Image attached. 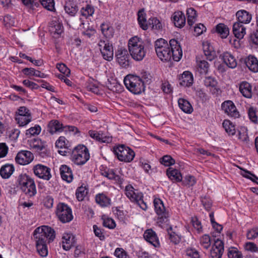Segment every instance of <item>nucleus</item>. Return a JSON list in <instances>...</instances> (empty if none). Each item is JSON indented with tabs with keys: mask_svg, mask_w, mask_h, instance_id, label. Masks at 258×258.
I'll list each match as a JSON object with an SVG mask.
<instances>
[{
	"mask_svg": "<svg viewBox=\"0 0 258 258\" xmlns=\"http://www.w3.org/2000/svg\"><path fill=\"white\" fill-rule=\"evenodd\" d=\"M65 12L71 16H74L79 10L77 5L73 1H68L64 6Z\"/></svg>",
	"mask_w": 258,
	"mask_h": 258,
	"instance_id": "35",
	"label": "nucleus"
},
{
	"mask_svg": "<svg viewBox=\"0 0 258 258\" xmlns=\"http://www.w3.org/2000/svg\"><path fill=\"white\" fill-rule=\"evenodd\" d=\"M101 30L102 34L106 38H111L113 36L114 29L109 24L107 23H103L101 25Z\"/></svg>",
	"mask_w": 258,
	"mask_h": 258,
	"instance_id": "39",
	"label": "nucleus"
},
{
	"mask_svg": "<svg viewBox=\"0 0 258 258\" xmlns=\"http://www.w3.org/2000/svg\"><path fill=\"white\" fill-rule=\"evenodd\" d=\"M56 214L63 223L70 222L73 219L71 208L64 203H60L57 205Z\"/></svg>",
	"mask_w": 258,
	"mask_h": 258,
	"instance_id": "10",
	"label": "nucleus"
},
{
	"mask_svg": "<svg viewBox=\"0 0 258 258\" xmlns=\"http://www.w3.org/2000/svg\"><path fill=\"white\" fill-rule=\"evenodd\" d=\"M41 4L45 9L49 11L52 12L55 10L54 0L45 1Z\"/></svg>",
	"mask_w": 258,
	"mask_h": 258,
	"instance_id": "56",
	"label": "nucleus"
},
{
	"mask_svg": "<svg viewBox=\"0 0 258 258\" xmlns=\"http://www.w3.org/2000/svg\"><path fill=\"white\" fill-rule=\"evenodd\" d=\"M100 50L103 58L108 61H111L113 57V47L112 43L108 40H101L98 43Z\"/></svg>",
	"mask_w": 258,
	"mask_h": 258,
	"instance_id": "13",
	"label": "nucleus"
},
{
	"mask_svg": "<svg viewBox=\"0 0 258 258\" xmlns=\"http://www.w3.org/2000/svg\"><path fill=\"white\" fill-rule=\"evenodd\" d=\"M145 239L153 245L154 247H159L160 245L159 241L156 232L152 229L146 230L144 233Z\"/></svg>",
	"mask_w": 258,
	"mask_h": 258,
	"instance_id": "19",
	"label": "nucleus"
},
{
	"mask_svg": "<svg viewBox=\"0 0 258 258\" xmlns=\"http://www.w3.org/2000/svg\"><path fill=\"white\" fill-rule=\"evenodd\" d=\"M101 175L108 178L109 179L113 180L118 184H121L122 183L123 179L121 177L115 174L113 169H107L102 171Z\"/></svg>",
	"mask_w": 258,
	"mask_h": 258,
	"instance_id": "32",
	"label": "nucleus"
},
{
	"mask_svg": "<svg viewBox=\"0 0 258 258\" xmlns=\"http://www.w3.org/2000/svg\"><path fill=\"white\" fill-rule=\"evenodd\" d=\"M88 192V188L84 185V183L79 186L76 191V197L78 201L81 202L84 200Z\"/></svg>",
	"mask_w": 258,
	"mask_h": 258,
	"instance_id": "37",
	"label": "nucleus"
},
{
	"mask_svg": "<svg viewBox=\"0 0 258 258\" xmlns=\"http://www.w3.org/2000/svg\"><path fill=\"white\" fill-rule=\"evenodd\" d=\"M155 211L158 215L157 223L159 225L167 224L169 221V214L166 211L162 201L159 198H155L153 201Z\"/></svg>",
	"mask_w": 258,
	"mask_h": 258,
	"instance_id": "7",
	"label": "nucleus"
},
{
	"mask_svg": "<svg viewBox=\"0 0 258 258\" xmlns=\"http://www.w3.org/2000/svg\"><path fill=\"white\" fill-rule=\"evenodd\" d=\"M193 81L192 75L188 71L184 72L181 76L179 78L180 85L183 87L190 86L192 84Z\"/></svg>",
	"mask_w": 258,
	"mask_h": 258,
	"instance_id": "26",
	"label": "nucleus"
},
{
	"mask_svg": "<svg viewBox=\"0 0 258 258\" xmlns=\"http://www.w3.org/2000/svg\"><path fill=\"white\" fill-rule=\"evenodd\" d=\"M14 171V167L12 165L6 164L3 166L0 169V175L3 178H8Z\"/></svg>",
	"mask_w": 258,
	"mask_h": 258,
	"instance_id": "40",
	"label": "nucleus"
},
{
	"mask_svg": "<svg viewBox=\"0 0 258 258\" xmlns=\"http://www.w3.org/2000/svg\"><path fill=\"white\" fill-rule=\"evenodd\" d=\"M29 145L31 149L37 152L43 158L48 156L49 152L45 142L39 138H33L28 140Z\"/></svg>",
	"mask_w": 258,
	"mask_h": 258,
	"instance_id": "11",
	"label": "nucleus"
},
{
	"mask_svg": "<svg viewBox=\"0 0 258 258\" xmlns=\"http://www.w3.org/2000/svg\"><path fill=\"white\" fill-rule=\"evenodd\" d=\"M186 15L187 17V24L189 26H192L197 19L196 11L192 8H188L186 11Z\"/></svg>",
	"mask_w": 258,
	"mask_h": 258,
	"instance_id": "43",
	"label": "nucleus"
},
{
	"mask_svg": "<svg viewBox=\"0 0 258 258\" xmlns=\"http://www.w3.org/2000/svg\"><path fill=\"white\" fill-rule=\"evenodd\" d=\"M166 175L173 182H178L182 181V175L180 172L177 169L172 167H169L166 170Z\"/></svg>",
	"mask_w": 258,
	"mask_h": 258,
	"instance_id": "28",
	"label": "nucleus"
},
{
	"mask_svg": "<svg viewBox=\"0 0 258 258\" xmlns=\"http://www.w3.org/2000/svg\"><path fill=\"white\" fill-rule=\"evenodd\" d=\"M204 83L207 87L215 88L217 85L216 80L211 77H206L204 81Z\"/></svg>",
	"mask_w": 258,
	"mask_h": 258,
	"instance_id": "53",
	"label": "nucleus"
},
{
	"mask_svg": "<svg viewBox=\"0 0 258 258\" xmlns=\"http://www.w3.org/2000/svg\"><path fill=\"white\" fill-rule=\"evenodd\" d=\"M148 22L152 29L157 31H160L162 29L163 27L161 22L156 18L149 19Z\"/></svg>",
	"mask_w": 258,
	"mask_h": 258,
	"instance_id": "46",
	"label": "nucleus"
},
{
	"mask_svg": "<svg viewBox=\"0 0 258 258\" xmlns=\"http://www.w3.org/2000/svg\"><path fill=\"white\" fill-rule=\"evenodd\" d=\"M56 68L62 74L69 77L70 75V70L64 63L57 64Z\"/></svg>",
	"mask_w": 258,
	"mask_h": 258,
	"instance_id": "62",
	"label": "nucleus"
},
{
	"mask_svg": "<svg viewBox=\"0 0 258 258\" xmlns=\"http://www.w3.org/2000/svg\"><path fill=\"white\" fill-rule=\"evenodd\" d=\"M178 103L179 108L185 113H190L192 111V107L187 100L180 98L178 99Z\"/></svg>",
	"mask_w": 258,
	"mask_h": 258,
	"instance_id": "42",
	"label": "nucleus"
},
{
	"mask_svg": "<svg viewBox=\"0 0 258 258\" xmlns=\"http://www.w3.org/2000/svg\"><path fill=\"white\" fill-rule=\"evenodd\" d=\"M33 235L37 251L41 256H46L48 254L47 245L54 240L55 231L48 226L43 225L37 228Z\"/></svg>",
	"mask_w": 258,
	"mask_h": 258,
	"instance_id": "2",
	"label": "nucleus"
},
{
	"mask_svg": "<svg viewBox=\"0 0 258 258\" xmlns=\"http://www.w3.org/2000/svg\"><path fill=\"white\" fill-rule=\"evenodd\" d=\"M17 182L22 191L28 197H32L36 194V185L33 178L26 173L19 175Z\"/></svg>",
	"mask_w": 258,
	"mask_h": 258,
	"instance_id": "4",
	"label": "nucleus"
},
{
	"mask_svg": "<svg viewBox=\"0 0 258 258\" xmlns=\"http://www.w3.org/2000/svg\"><path fill=\"white\" fill-rule=\"evenodd\" d=\"M125 195L133 202L136 203L142 209H147L146 203L143 200V195L132 186L127 185L125 187Z\"/></svg>",
	"mask_w": 258,
	"mask_h": 258,
	"instance_id": "9",
	"label": "nucleus"
},
{
	"mask_svg": "<svg viewBox=\"0 0 258 258\" xmlns=\"http://www.w3.org/2000/svg\"><path fill=\"white\" fill-rule=\"evenodd\" d=\"M221 108L225 114L230 117L237 118L240 116L235 104L231 100L223 102L221 104Z\"/></svg>",
	"mask_w": 258,
	"mask_h": 258,
	"instance_id": "16",
	"label": "nucleus"
},
{
	"mask_svg": "<svg viewBox=\"0 0 258 258\" xmlns=\"http://www.w3.org/2000/svg\"><path fill=\"white\" fill-rule=\"evenodd\" d=\"M113 152L119 161L124 162H131L135 156L134 151L124 145L114 147Z\"/></svg>",
	"mask_w": 258,
	"mask_h": 258,
	"instance_id": "8",
	"label": "nucleus"
},
{
	"mask_svg": "<svg viewBox=\"0 0 258 258\" xmlns=\"http://www.w3.org/2000/svg\"><path fill=\"white\" fill-rule=\"evenodd\" d=\"M224 63L229 68L234 69L237 65L235 57L228 52H224L221 55Z\"/></svg>",
	"mask_w": 258,
	"mask_h": 258,
	"instance_id": "25",
	"label": "nucleus"
},
{
	"mask_svg": "<svg viewBox=\"0 0 258 258\" xmlns=\"http://www.w3.org/2000/svg\"><path fill=\"white\" fill-rule=\"evenodd\" d=\"M89 158V150L87 147L83 145H78L72 151L71 159L76 165H84Z\"/></svg>",
	"mask_w": 258,
	"mask_h": 258,
	"instance_id": "6",
	"label": "nucleus"
},
{
	"mask_svg": "<svg viewBox=\"0 0 258 258\" xmlns=\"http://www.w3.org/2000/svg\"><path fill=\"white\" fill-rule=\"evenodd\" d=\"M115 56L117 62L121 67L124 68L129 67L130 56L127 49L122 48L118 49Z\"/></svg>",
	"mask_w": 258,
	"mask_h": 258,
	"instance_id": "15",
	"label": "nucleus"
},
{
	"mask_svg": "<svg viewBox=\"0 0 258 258\" xmlns=\"http://www.w3.org/2000/svg\"><path fill=\"white\" fill-rule=\"evenodd\" d=\"M94 12V7L90 5H87L85 7L82 8L81 10L82 15L86 17L92 16Z\"/></svg>",
	"mask_w": 258,
	"mask_h": 258,
	"instance_id": "49",
	"label": "nucleus"
},
{
	"mask_svg": "<svg viewBox=\"0 0 258 258\" xmlns=\"http://www.w3.org/2000/svg\"><path fill=\"white\" fill-rule=\"evenodd\" d=\"M201 245L206 249H208L211 245V239L208 235H204L200 239Z\"/></svg>",
	"mask_w": 258,
	"mask_h": 258,
	"instance_id": "57",
	"label": "nucleus"
},
{
	"mask_svg": "<svg viewBox=\"0 0 258 258\" xmlns=\"http://www.w3.org/2000/svg\"><path fill=\"white\" fill-rule=\"evenodd\" d=\"M33 173L37 177L49 180L52 177L50 168L41 164H38L33 167Z\"/></svg>",
	"mask_w": 258,
	"mask_h": 258,
	"instance_id": "14",
	"label": "nucleus"
},
{
	"mask_svg": "<svg viewBox=\"0 0 258 258\" xmlns=\"http://www.w3.org/2000/svg\"><path fill=\"white\" fill-rule=\"evenodd\" d=\"M258 236V227H254L247 230L246 237L249 240H253Z\"/></svg>",
	"mask_w": 258,
	"mask_h": 258,
	"instance_id": "51",
	"label": "nucleus"
},
{
	"mask_svg": "<svg viewBox=\"0 0 258 258\" xmlns=\"http://www.w3.org/2000/svg\"><path fill=\"white\" fill-rule=\"evenodd\" d=\"M62 239V247L66 250H70L76 243L75 237L71 233H64Z\"/></svg>",
	"mask_w": 258,
	"mask_h": 258,
	"instance_id": "22",
	"label": "nucleus"
},
{
	"mask_svg": "<svg viewBox=\"0 0 258 258\" xmlns=\"http://www.w3.org/2000/svg\"><path fill=\"white\" fill-rule=\"evenodd\" d=\"M203 49L206 58L209 61L213 60L217 57L216 51L208 41L203 42Z\"/></svg>",
	"mask_w": 258,
	"mask_h": 258,
	"instance_id": "21",
	"label": "nucleus"
},
{
	"mask_svg": "<svg viewBox=\"0 0 258 258\" xmlns=\"http://www.w3.org/2000/svg\"><path fill=\"white\" fill-rule=\"evenodd\" d=\"M4 23L6 27L13 26L15 25V18L11 15H7L4 18Z\"/></svg>",
	"mask_w": 258,
	"mask_h": 258,
	"instance_id": "58",
	"label": "nucleus"
},
{
	"mask_svg": "<svg viewBox=\"0 0 258 258\" xmlns=\"http://www.w3.org/2000/svg\"><path fill=\"white\" fill-rule=\"evenodd\" d=\"M240 174L243 177L248 178L254 182H256V180L258 179V177L255 175L245 169H241Z\"/></svg>",
	"mask_w": 258,
	"mask_h": 258,
	"instance_id": "52",
	"label": "nucleus"
},
{
	"mask_svg": "<svg viewBox=\"0 0 258 258\" xmlns=\"http://www.w3.org/2000/svg\"><path fill=\"white\" fill-rule=\"evenodd\" d=\"M171 19L175 26L177 27L182 28L185 24L186 19L185 15L181 11L175 12Z\"/></svg>",
	"mask_w": 258,
	"mask_h": 258,
	"instance_id": "23",
	"label": "nucleus"
},
{
	"mask_svg": "<svg viewBox=\"0 0 258 258\" xmlns=\"http://www.w3.org/2000/svg\"><path fill=\"white\" fill-rule=\"evenodd\" d=\"M194 227L198 231V232H201L202 229L201 222L197 219V217H192L191 220Z\"/></svg>",
	"mask_w": 258,
	"mask_h": 258,
	"instance_id": "63",
	"label": "nucleus"
},
{
	"mask_svg": "<svg viewBox=\"0 0 258 258\" xmlns=\"http://www.w3.org/2000/svg\"><path fill=\"white\" fill-rule=\"evenodd\" d=\"M160 162L165 166H170L174 164L175 161L170 155H165L160 158Z\"/></svg>",
	"mask_w": 258,
	"mask_h": 258,
	"instance_id": "48",
	"label": "nucleus"
},
{
	"mask_svg": "<svg viewBox=\"0 0 258 258\" xmlns=\"http://www.w3.org/2000/svg\"><path fill=\"white\" fill-rule=\"evenodd\" d=\"M168 234L169 235V239L173 244H177L180 242L181 240L180 236L172 231V227H170L168 229Z\"/></svg>",
	"mask_w": 258,
	"mask_h": 258,
	"instance_id": "47",
	"label": "nucleus"
},
{
	"mask_svg": "<svg viewBox=\"0 0 258 258\" xmlns=\"http://www.w3.org/2000/svg\"><path fill=\"white\" fill-rule=\"evenodd\" d=\"M88 134L89 136L94 140L100 143H109L111 141L109 137L103 136V134H101L96 131L90 130Z\"/></svg>",
	"mask_w": 258,
	"mask_h": 258,
	"instance_id": "33",
	"label": "nucleus"
},
{
	"mask_svg": "<svg viewBox=\"0 0 258 258\" xmlns=\"http://www.w3.org/2000/svg\"><path fill=\"white\" fill-rule=\"evenodd\" d=\"M239 91L242 95L246 98H251L252 96V86L247 81H242L239 84Z\"/></svg>",
	"mask_w": 258,
	"mask_h": 258,
	"instance_id": "20",
	"label": "nucleus"
},
{
	"mask_svg": "<svg viewBox=\"0 0 258 258\" xmlns=\"http://www.w3.org/2000/svg\"><path fill=\"white\" fill-rule=\"evenodd\" d=\"M236 16L238 19L237 23L241 24H248L249 23L252 18L251 15L245 10H239L237 12Z\"/></svg>",
	"mask_w": 258,
	"mask_h": 258,
	"instance_id": "30",
	"label": "nucleus"
},
{
	"mask_svg": "<svg viewBox=\"0 0 258 258\" xmlns=\"http://www.w3.org/2000/svg\"><path fill=\"white\" fill-rule=\"evenodd\" d=\"M55 146L57 148H64L71 150V145L69 141L63 136L60 137L55 142Z\"/></svg>",
	"mask_w": 258,
	"mask_h": 258,
	"instance_id": "44",
	"label": "nucleus"
},
{
	"mask_svg": "<svg viewBox=\"0 0 258 258\" xmlns=\"http://www.w3.org/2000/svg\"><path fill=\"white\" fill-rule=\"evenodd\" d=\"M215 31L220 35L222 38H226L229 33L228 27L223 23H219L216 25Z\"/></svg>",
	"mask_w": 258,
	"mask_h": 258,
	"instance_id": "41",
	"label": "nucleus"
},
{
	"mask_svg": "<svg viewBox=\"0 0 258 258\" xmlns=\"http://www.w3.org/2000/svg\"><path fill=\"white\" fill-rule=\"evenodd\" d=\"M222 125L225 131L229 135H234L235 134V126L230 120H224Z\"/></svg>",
	"mask_w": 258,
	"mask_h": 258,
	"instance_id": "45",
	"label": "nucleus"
},
{
	"mask_svg": "<svg viewBox=\"0 0 258 258\" xmlns=\"http://www.w3.org/2000/svg\"><path fill=\"white\" fill-rule=\"evenodd\" d=\"M128 50L132 58L137 61L143 59L146 54V50L143 42L137 37L130 39L128 43Z\"/></svg>",
	"mask_w": 258,
	"mask_h": 258,
	"instance_id": "5",
	"label": "nucleus"
},
{
	"mask_svg": "<svg viewBox=\"0 0 258 258\" xmlns=\"http://www.w3.org/2000/svg\"><path fill=\"white\" fill-rule=\"evenodd\" d=\"M146 14L144 12V9H141L139 11L138 13V21L140 27L144 30H146L148 28V25L147 23Z\"/></svg>",
	"mask_w": 258,
	"mask_h": 258,
	"instance_id": "38",
	"label": "nucleus"
},
{
	"mask_svg": "<svg viewBox=\"0 0 258 258\" xmlns=\"http://www.w3.org/2000/svg\"><path fill=\"white\" fill-rule=\"evenodd\" d=\"M103 225L109 229H114L116 226L115 221L110 218H104L103 219Z\"/></svg>",
	"mask_w": 258,
	"mask_h": 258,
	"instance_id": "60",
	"label": "nucleus"
},
{
	"mask_svg": "<svg viewBox=\"0 0 258 258\" xmlns=\"http://www.w3.org/2000/svg\"><path fill=\"white\" fill-rule=\"evenodd\" d=\"M34 159L33 154L29 151H21L19 152L16 158V162L20 165H27L32 161Z\"/></svg>",
	"mask_w": 258,
	"mask_h": 258,
	"instance_id": "17",
	"label": "nucleus"
},
{
	"mask_svg": "<svg viewBox=\"0 0 258 258\" xmlns=\"http://www.w3.org/2000/svg\"><path fill=\"white\" fill-rule=\"evenodd\" d=\"M197 69L200 74H207L210 65L207 61L201 59L200 57H197Z\"/></svg>",
	"mask_w": 258,
	"mask_h": 258,
	"instance_id": "36",
	"label": "nucleus"
},
{
	"mask_svg": "<svg viewBox=\"0 0 258 258\" xmlns=\"http://www.w3.org/2000/svg\"><path fill=\"white\" fill-rule=\"evenodd\" d=\"M182 184L188 187L193 186L196 183L195 177L192 175H187L185 176L184 179L182 180Z\"/></svg>",
	"mask_w": 258,
	"mask_h": 258,
	"instance_id": "50",
	"label": "nucleus"
},
{
	"mask_svg": "<svg viewBox=\"0 0 258 258\" xmlns=\"http://www.w3.org/2000/svg\"><path fill=\"white\" fill-rule=\"evenodd\" d=\"M41 132V127L39 125H36L26 130V135L27 136H35L39 134Z\"/></svg>",
	"mask_w": 258,
	"mask_h": 258,
	"instance_id": "54",
	"label": "nucleus"
},
{
	"mask_svg": "<svg viewBox=\"0 0 258 258\" xmlns=\"http://www.w3.org/2000/svg\"><path fill=\"white\" fill-rule=\"evenodd\" d=\"M63 129L62 124L57 120H52L48 124V131L52 135L57 132H61Z\"/></svg>",
	"mask_w": 258,
	"mask_h": 258,
	"instance_id": "31",
	"label": "nucleus"
},
{
	"mask_svg": "<svg viewBox=\"0 0 258 258\" xmlns=\"http://www.w3.org/2000/svg\"><path fill=\"white\" fill-rule=\"evenodd\" d=\"M245 250L252 252H258V247L256 245L251 242H247L244 246Z\"/></svg>",
	"mask_w": 258,
	"mask_h": 258,
	"instance_id": "61",
	"label": "nucleus"
},
{
	"mask_svg": "<svg viewBox=\"0 0 258 258\" xmlns=\"http://www.w3.org/2000/svg\"><path fill=\"white\" fill-rule=\"evenodd\" d=\"M31 114L30 110L25 106L19 107L16 113L15 120L19 126H23L31 121Z\"/></svg>",
	"mask_w": 258,
	"mask_h": 258,
	"instance_id": "12",
	"label": "nucleus"
},
{
	"mask_svg": "<svg viewBox=\"0 0 258 258\" xmlns=\"http://www.w3.org/2000/svg\"><path fill=\"white\" fill-rule=\"evenodd\" d=\"M244 61L250 71L254 73L258 72V60L255 57L249 55L244 58Z\"/></svg>",
	"mask_w": 258,
	"mask_h": 258,
	"instance_id": "27",
	"label": "nucleus"
},
{
	"mask_svg": "<svg viewBox=\"0 0 258 258\" xmlns=\"http://www.w3.org/2000/svg\"><path fill=\"white\" fill-rule=\"evenodd\" d=\"M60 174L62 180L70 183L73 179V174L71 168L67 165H61L59 168Z\"/></svg>",
	"mask_w": 258,
	"mask_h": 258,
	"instance_id": "24",
	"label": "nucleus"
},
{
	"mask_svg": "<svg viewBox=\"0 0 258 258\" xmlns=\"http://www.w3.org/2000/svg\"><path fill=\"white\" fill-rule=\"evenodd\" d=\"M114 255L118 258H130L127 252L122 248H117L115 250Z\"/></svg>",
	"mask_w": 258,
	"mask_h": 258,
	"instance_id": "59",
	"label": "nucleus"
},
{
	"mask_svg": "<svg viewBox=\"0 0 258 258\" xmlns=\"http://www.w3.org/2000/svg\"><path fill=\"white\" fill-rule=\"evenodd\" d=\"M233 33L235 37L241 39L246 34V28L240 23L235 22L233 25Z\"/></svg>",
	"mask_w": 258,
	"mask_h": 258,
	"instance_id": "29",
	"label": "nucleus"
},
{
	"mask_svg": "<svg viewBox=\"0 0 258 258\" xmlns=\"http://www.w3.org/2000/svg\"><path fill=\"white\" fill-rule=\"evenodd\" d=\"M43 204L48 209L52 208L53 204V199L50 196H46L43 199Z\"/></svg>",
	"mask_w": 258,
	"mask_h": 258,
	"instance_id": "64",
	"label": "nucleus"
},
{
	"mask_svg": "<svg viewBox=\"0 0 258 258\" xmlns=\"http://www.w3.org/2000/svg\"><path fill=\"white\" fill-rule=\"evenodd\" d=\"M227 255L229 258H241L242 254L238 251L236 248L232 247L229 248L228 251Z\"/></svg>",
	"mask_w": 258,
	"mask_h": 258,
	"instance_id": "55",
	"label": "nucleus"
},
{
	"mask_svg": "<svg viewBox=\"0 0 258 258\" xmlns=\"http://www.w3.org/2000/svg\"><path fill=\"white\" fill-rule=\"evenodd\" d=\"M155 49L157 56L163 61L171 59L178 61L182 56L180 43L175 39H171L169 43L164 39H159L155 42Z\"/></svg>",
	"mask_w": 258,
	"mask_h": 258,
	"instance_id": "1",
	"label": "nucleus"
},
{
	"mask_svg": "<svg viewBox=\"0 0 258 258\" xmlns=\"http://www.w3.org/2000/svg\"><path fill=\"white\" fill-rule=\"evenodd\" d=\"M224 251V243L219 239H217L212 246L210 252V258H221Z\"/></svg>",
	"mask_w": 258,
	"mask_h": 258,
	"instance_id": "18",
	"label": "nucleus"
},
{
	"mask_svg": "<svg viewBox=\"0 0 258 258\" xmlns=\"http://www.w3.org/2000/svg\"><path fill=\"white\" fill-rule=\"evenodd\" d=\"M96 203L102 207H106L111 204V200L104 194H98L96 196Z\"/></svg>",
	"mask_w": 258,
	"mask_h": 258,
	"instance_id": "34",
	"label": "nucleus"
},
{
	"mask_svg": "<svg viewBox=\"0 0 258 258\" xmlns=\"http://www.w3.org/2000/svg\"><path fill=\"white\" fill-rule=\"evenodd\" d=\"M144 75L142 78L134 75H128L124 79L126 88L135 94H140L145 90L144 83L148 77Z\"/></svg>",
	"mask_w": 258,
	"mask_h": 258,
	"instance_id": "3",
	"label": "nucleus"
}]
</instances>
